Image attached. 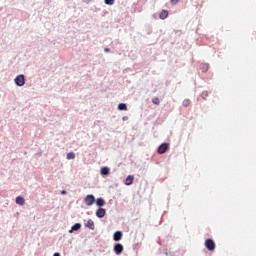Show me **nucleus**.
I'll list each match as a JSON object with an SVG mask.
<instances>
[{
  "instance_id": "obj_1",
  "label": "nucleus",
  "mask_w": 256,
  "mask_h": 256,
  "mask_svg": "<svg viewBox=\"0 0 256 256\" xmlns=\"http://www.w3.org/2000/svg\"><path fill=\"white\" fill-rule=\"evenodd\" d=\"M157 151H158L159 155H163V154L167 153V151H169V143H162L158 147Z\"/></svg>"
},
{
  "instance_id": "obj_2",
  "label": "nucleus",
  "mask_w": 256,
  "mask_h": 256,
  "mask_svg": "<svg viewBox=\"0 0 256 256\" xmlns=\"http://www.w3.org/2000/svg\"><path fill=\"white\" fill-rule=\"evenodd\" d=\"M205 247L208 251H215V241H213V239H206Z\"/></svg>"
},
{
  "instance_id": "obj_3",
  "label": "nucleus",
  "mask_w": 256,
  "mask_h": 256,
  "mask_svg": "<svg viewBox=\"0 0 256 256\" xmlns=\"http://www.w3.org/2000/svg\"><path fill=\"white\" fill-rule=\"evenodd\" d=\"M15 83L18 87H23L25 85V75H18L15 78Z\"/></svg>"
},
{
  "instance_id": "obj_4",
  "label": "nucleus",
  "mask_w": 256,
  "mask_h": 256,
  "mask_svg": "<svg viewBox=\"0 0 256 256\" xmlns=\"http://www.w3.org/2000/svg\"><path fill=\"white\" fill-rule=\"evenodd\" d=\"M84 201L88 207H91V205H93V203H95V196L87 195L86 198L84 199Z\"/></svg>"
},
{
  "instance_id": "obj_5",
  "label": "nucleus",
  "mask_w": 256,
  "mask_h": 256,
  "mask_svg": "<svg viewBox=\"0 0 256 256\" xmlns=\"http://www.w3.org/2000/svg\"><path fill=\"white\" fill-rule=\"evenodd\" d=\"M106 213H107V212L105 211V209L99 208V209L96 211V217H98L99 219H103V217H105Z\"/></svg>"
},
{
  "instance_id": "obj_6",
  "label": "nucleus",
  "mask_w": 256,
  "mask_h": 256,
  "mask_svg": "<svg viewBox=\"0 0 256 256\" xmlns=\"http://www.w3.org/2000/svg\"><path fill=\"white\" fill-rule=\"evenodd\" d=\"M114 253H116V255H121V253H123V246L121 244H115Z\"/></svg>"
},
{
  "instance_id": "obj_7",
  "label": "nucleus",
  "mask_w": 256,
  "mask_h": 256,
  "mask_svg": "<svg viewBox=\"0 0 256 256\" xmlns=\"http://www.w3.org/2000/svg\"><path fill=\"white\" fill-rule=\"evenodd\" d=\"M85 227H87L88 229H91V231H95V222H93V220L89 219L85 223Z\"/></svg>"
},
{
  "instance_id": "obj_8",
  "label": "nucleus",
  "mask_w": 256,
  "mask_h": 256,
  "mask_svg": "<svg viewBox=\"0 0 256 256\" xmlns=\"http://www.w3.org/2000/svg\"><path fill=\"white\" fill-rule=\"evenodd\" d=\"M133 181H135V176L129 175L125 179V185H133Z\"/></svg>"
},
{
  "instance_id": "obj_9",
  "label": "nucleus",
  "mask_w": 256,
  "mask_h": 256,
  "mask_svg": "<svg viewBox=\"0 0 256 256\" xmlns=\"http://www.w3.org/2000/svg\"><path fill=\"white\" fill-rule=\"evenodd\" d=\"M122 237H123V232H121V231H117L113 235V239L115 241H121Z\"/></svg>"
},
{
  "instance_id": "obj_10",
  "label": "nucleus",
  "mask_w": 256,
  "mask_h": 256,
  "mask_svg": "<svg viewBox=\"0 0 256 256\" xmlns=\"http://www.w3.org/2000/svg\"><path fill=\"white\" fill-rule=\"evenodd\" d=\"M167 17H169V11L162 10L160 12L159 19L165 20V19H167Z\"/></svg>"
},
{
  "instance_id": "obj_11",
  "label": "nucleus",
  "mask_w": 256,
  "mask_h": 256,
  "mask_svg": "<svg viewBox=\"0 0 256 256\" xmlns=\"http://www.w3.org/2000/svg\"><path fill=\"white\" fill-rule=\"evenodd\" d=\"M101 175H109L111 173V169L107 166H104L100 170Z\"/></svg>"
},
{
  "instance_id": "obj_12",
  "label": "nucleus",
  "mask_w": 256,
  "mask_h": 256,
  "mask_svg": "<svg viewBox=\"0 0 256 256\" xmlns=\"http://www.w3.org/2000/svg\"><path fill=\"white\" fill-rule=\"evenodd\" d=\"M16 204L21 206L25 205V198L21 196L16 197Z\"/></svg>"
},
{
  "instance_id": "obj_13",
  "label": "nucleus",
  "mask_w": 256,
  "mask_h": 256,
  "mask_svg": "<svg viewBox=\"0 0 256 256\" xmlns=\"http://www.w3.org/2000/svg\"><path fill=\"white\" fill-rule=\"evenodd\" d=\"M96 205H97L98 207H103V206L105 205V200H104L103 198H98V199L96 200Z\"/></svg>"
},
{
  "instance_id": "obj_14",
  "label": "nucleus",
  "mask_w": 256,
  "mask_h": 256,
  "mask_svg": "<svg viewBox=\"0 0 256 256\" xmlns=\"http://www.w3.org/2000/svg\"><path fill=\"white\" fill-rule=\"evenodd\" d=\"M118 109H119V111H127V104H125V103H120V104L118 105Z\"/></svg>"
},
{
  "instance_id": "obj_15",
  "label": "nucleus",
  "mask_w": 256,
  "mask_h": 256,
  "mask_svg": "<svg viewBox=\"0 0 256 256\" xmlns=\"http://www.w3.org/2000/svg\"><path fill=\"white\" fill-rule=\"evenodd\" d=\"M182 105L183 107H189V105H191V100L184 99Z\"/></svg>"
},
{
  "instance_id": "obj_16",
  "label": "nucleus",
  "mask_w": 256,
  "mask_h": 256,
  "mask_svg": "<svg viewBox=\"0 0 256 256\" xmlns=\"http://www.w3.org/2000/svg\"><path fill=\"white\" fill-rule=\"evenodd\" d=\"M79 229H81L80 223H76L74 226H72V231H79Z\"/></svg>"
},
{
  "instance_id": "obj_17",
  "label": "nucleus",
  "mask_w": 256,
  "mask_h": 256,
  "mask_svg": "<svg viewBox=\"0 0 256 256\" xmlns=\"http://www.w3.org/2000/svg\"><path fill=\"white\" fill-rule=\"evenodd\" d=\"M67 159L68 160L75 159V153H73V152L68 153L67 154Z\"/></svg>"
},
{
  "instance_id": "obj_18",
  "label": "nucleus",
  "mask_w": 256,
  "mask_h": 256,
  "mask_svg": "<svg viewBox=\"0 0 256 256\" xmlns=\"http://www.w3.org/2000/svg\"><path fill=\"white\" fill-rule=\"evenodd\" d=\"M104 3L106 5H114L115 4V0H105Z\"/></svg>"
},
{
  "instance_id": "obj_19",
  "label": "nucleus",
  "mask_w": 256,
  "mask_h": 256,
  "mask_svg": "<svg viewBox=\"0 0 256 256\" xmlns=\"http://www.w3.org/2000/svg\"><path fill=\"white\" fill-rule=\"evenodd\" d=\"M152 103H154V105H159L161 101L159 100V98H153Z\"/></svg>"
},
{
  "instance_id": "obj_20",
  "label": "nucleus",
  "mask_w": 256,
  "mask_h": 256,
  "mask_svg": "<svg viewBox=\"0 0 256 256\" xmlns=\"http://www.w3.org/2000/svg\"><path fill=\"white\" fill-rule=\"evenodd\" d=\"M170 3H172V5H177V3H179V0H170Z\"/></svg>"
},
{
  "instance_id": "obj_21",
  "label": "nucleus",
  "mask_w": 256,
  "mask_h": 256,
  "mask_svg": "<svg viewBox=\"0 0 256 256\" xmlns=\"http://www.w3.org/2000/svg\"><path fill=\"white\" fill-rule=\"evenodd\" d=\"M203 67H204V71H207V69H209V65L207 64H204Z\"/></svg>"
},
{
  "instance_id": "obj_22",
  "label": "nucleus",
  "mask_w": 256,
  "mask_h": 256,
  "mask_svg": "<svg viewBox=\"0 0 256 256\" xmlns=\"http://www.w3.org/2000/svg\"><path fill=\"white\" fill-rule=\"evenodd\" d=\"M104 51H105L106 53H109V51H111V49L105 48Z\"/></svg>"
},
{
  "instance_id": "obj_23",
  "label": "nucleus",
  "mask_w": 256,
  "mask_h": 256,
  "mask_svg": "<svg viewBox=\"0 0 256 256\" xmlns=\"http://www.w3.org/2000/svg\"><path fill=\"white\" fill-rule=\"evenodd\" d=\"M53 256H61V254H59V253H54V255Z\"/></svg>"
},
{
  "instance_id": "obj_24",
  "label": "nucleus",
  "mask_w": 256,
  "mask_h": 256,
  "mask_svg": "<svg viewBox=\"0 0 256 256\" xmlns=\"http://www.w3.org/2000/svg\"><path fill=\"white\" fill-rule=\"evenodd\" d=\"M65 193H67V191L63 190V191H62V195H65Z\"/></svg>"
},
{
  "instance_id": "obj_25",
  "label": "nucleus",
  "mask_w": 256,
  "mask_h": 256,
  "mask_svg": "<svg viewBox=\"0 0 256 256\" xmlns=\"http://www.w3.org/2000/svg\"><path fill=\"white\" fill-rule=\"evenodd\" d=\"M127 120V117H123V121Z\"/></svg>"
}]
</instances>
